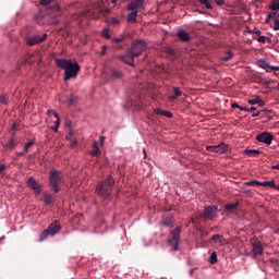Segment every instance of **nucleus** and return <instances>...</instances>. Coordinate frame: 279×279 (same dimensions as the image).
<instances>
[{"mask_svg": "<svg viewBox=\"0 0 279 279\" xmlns=\"http://www.w3.org/2000/svg\"><path fill=\"white\" fill-rule=\"evenodd\" d=\"M56 65L64 71V82L76 80L78 76L81 66L78 62H73L66 59H56Z\"/></svg>", "mask_w": 279, "mask_h": 279, "instance_id": "1", "label": "nucleus"}, {"mask_svg": "<svg viewBox=\"0 0 279 279\" xmlns=\"http://www.w3.org/2000/svg\"><path fill=\"white\" fill-rule=\"evenodd\" d=\"M114 184V178H112L111 175H107L105 181L99 182L96 186V192L98 193V196L102 197L104 199H108L111 196Z\"/></svg>", "mask_w": 279, "mask_h": 279, "instance_id": "2", "label": "nucleus"}, {"mask_svg": "<svg viewBox=\"0 0 279 279\" xmlns=\"http://www.w3.org/2000/svg\"><path fill=\"white\" fill-rule=\"evenodd\" d=\"M64 179V174L61 172V170L52 169L49 172V186L52 187V191L54 193L60 192V184L62 180Z\"/></svg>", "mask_w": 279, "mask_h": 279, "instance_id": "3", "label": "nucleus"}, {"mask_svg": "<svg viewBox=\"0 0 279 279\" xmlns=\"http://www.w3.org/2000/svg\"><path fill=\"white\" fill-rule=\"evenodd\" d=\"M117 59L129 66H135V57L131 48H129L125 53L117 54Z\"/></svg>", "mask_w": 279, "mask_h": 279, "instance_id": "4", "label": "nucleus"}, {"mask_svg": "<svg viewBox=\"0 0 279 279\" xmlns=\"http://www.w3.org/2000/svg\"><path fill=\"white\" fill-rule=\"evenodd\" d=\"M218 213L219 209L218 207H216V205H209L201 214V218L205 219L206 221H213V219L216 218Z\"/></svg>", "mask_w": 279, "mask_h": 279, "instance_id": "5", "label": "nucleus"}, {"mask_svg": "<svg viewBox=\"0 0 279 279\" xmlns=\"http://www.w3.org/2000/svg\"><path fill=\"white\" fill-rule=\"evenodd\" d=\"M135 58L143 56V51L146 49V43L144 40H135L130 48Z\"/></svg>", "mask_w": 279, "mask_h": 279, "instance_id": "6", "label": "nucleus"}, {"mask_svg": "<svg viewBox=\"0 0 279 279\" xmlns=\"http://www.w3.org/2000/svg\"><path fill=\"white\" fill-rule=\"evenodd\" d=\"M39 3L47 8V14L60 11V7L56 0H40Z\"/></svg>", "mask_w": 279, "mask_h": 279, "instance_id": "7", "label": "nucleus"}, {"mask_svg": "<svg viewBox=\"0 0 279 279\" xmlns=\"http://www.w3.org/2000/svg\"><path fill=\"white\" fill-rule=\"evenodd\" d=\"M207 151L208 153H215V154H219V155H222V154H226L229 149V146L227 143H220L218 144L217 146H207Z\"/></svg>", "mask_w": 279, "mask_h": 279, "instance_id": "8", "label": "nucleus"}, {"mask_svg": "<svg viewBox=\"0 0 279 279\" xmlns=\"http://www.w3.org/2000/svg\"><path fill=\"white\" fill-rule=\"evenodd\" d=\"M256 140L258 143L271 145L274 141V134L270 132H262L256 135Z\"/></svg>", "mask_w": 279, "mask_h": 279, "instance_id": "9", "label": "nucleus"}, {"mask_svg": "<svg viewBox=\"0 0 279 279\" xmlns=\"http://www.w3.org/2000/svg\"><path fill=\"white\" fill-rule=\"evenodd\" d=\"M251 244L253 247V256L254 257L263 256V254H264L263 244L257 239H252Z\"/></svg>", "mask_w": 279, "mask_h": 279, "instance_id": "10", "label": "nucleus"}, {"mask_svg": "<svg viewBox=\"0 0 279 279\" xmlns=\"http://www.w3.org/2000/svg\"><path fill=\"white\" fill-rule=\"evenodd\" d=\"M47 38H48V34L46 33H44L43 35L31 36V37H27V45L33 47L45 41Z\"/></svg>", "mask_w": 279, "mask_h": 279, "instance_id": "11", "label": "nucleus"}, {"mask_svg": "<svg viewBox=\"0 0 279 279\" xmlns=\"http://www.w3.org/2000/svg\"><path fill=\"white\" fill-rule=\"evenodd\" d=\"M126 35H119L118 37H112L111 43L113 45V48L117 50H123L125 47L123 41L126 40Z\"/></svg>", "mask_w": 279, "mask_h": 279, "instance_id": "12", "label": "nucleus"}, {"mask_svg": "<svg viewBox=\"0 0 279 279\" xmlns=\"http://www.w3.org/2000/svg\"><path fill=\"white\" fill-rule=\"evenodd\" d=\"M180 232L181 228L178 227L174 230H172V239L169 240V243L173 245L174 251H179V243H180Z\"/></svg>", "mask_w": 279, "mask_h": 279, "instance_id": "13", "label": "nucleus"}, {"mask_svg": "<svg viewBox=\"0 0 279 279\" xmlns=\"http://www.w3.org/2000/svg\"><path fill=\"white\" fill-rule=\"evenodd\" d=\"M145 1L144 0H132L129 2L128 10L133 12H138V10H144Z\"/></svg>", "mask_w": 279, "mask_h": 279, "instance_id": "14", "label": "nucleus"}, {"mask_svg": "<svg viewBox=\"0 0 279 279\" xmlns=\"http://www.w3.org/2000/svg\"><path fill=\"white\" fill-rule=\"evenodd\" d=\"M47 229L50 235H56L61 231L62 227L60 225V221L56 220Z\"/></svg>", "mask_w": 279, "mask_h": 279, "instance_id": "15", "label": "nucleus"}, {"mask_svg": "<svg viewBox=\"0 0 279 279\" xmlns=\"http://www.w3.org/2000/svg\"><path fill=\"white\" fill-rule=\"evenodd\" d=\"M28 187L37 192V194L41 193L40 185L35 181L34 177H29L27 181Z\"/></svg>", "mask_w": 279, "mask_h": 279, "instance_id": "16", "label": "nucleus"}, {"mask_svg": "<svg viewBox=\"0 0 279 279\" xmlns=\"http://www.w3.org/2000/svg\"><path fill=\"white\" fill-rule=\"evenodd\" d=\"M123 77V72L117 69L111 70L110 80L111 81H120Z\"/></svg>", "mask_w": 279, "mask_h": 279, "instance_id": "17", "label": "nucleus"}, {"mask_svg": "<svg viewBox=\"0 0 279 279\" xmlns=\"http://www.w3.org/2000/svg\"><path fill=\"white\" fill-rule=\"evenodd\" d=\"M66 138L70 141L72 147L77 145V138L75 137L72 129L68 130Z\"/></svg>", "mask_w": 279, "mask_h": 279, "instance_id": "18", "label": "nucleus"}, {"mask_svg": "<svg viewBox=\"0 0 279 279\" xmlns=\"http://www.w3.org/2000/svg\"><path fill=\"white\" fill-rule=\"evenodd\" d=\"M177 36L179 37L180 40H182L184 43H189L191 40V36L185 31H179L177 33Z\"/></svg>", "mask_w": 279, "mask_h": 279, "instance_id": "19", "label": "nucleus"}, {"mask_svg": "<svg viewBox=\"0 0 279 279\" xmlns=\"http://www.w3.org/2000/svg\"><path fill=\"white\" fill-rule=\"evenodd\" d=\"M154 111L157 116L166 117L168 119L173 118V113L170 111L161 110L160 108H156Z\"/></svg>", "mask_w": 279, "mask_h": 279, "instance_id": "20", "label": "nucleus"}, {"mask_svg": "<svg viewBox=\"0 0 279 279\" xmlns=\"http://www.w3.org/2000/svg\"><path fill=\"white\" fill-rule=\"evenodd\" d=\"M219 243V244H223L225 243V238L222 234H214L211 236V239L209 240V243Z\"/></svg>", "mask_w": 279, "mask_h": 279, "instance_id": "21", "label": "nucleus"}, {"mask_svg": "<svg viewBox=\"0 0 279 279\" xmlns=\"http://www.w3.org/2000/svg\"><path fill=\"white\" fill-rule=\"evenodd\" d=\"M15 146H17V142L13 134L12 137L7 142V144H4V147L7 149H13L15 148Z\"/></svg>", "mask_w": 279, "mask_h": 279, "instance_id": "22", "label": "nucleus"}, {"mask_svg": "<svg viewBox=\"0 0 279 279\" xmlns=\"http://www.w3.org/2000/svg\"><path fill=\"white\" fill-rule=\"evenodd\" d=\"M101 154V150L99 148V144L97 141H94L92 144V156H98Z\"/></svg>", "mask_w": 279, "mask_h": 279, "instance_id": "23", "label": "nucleus"}, {"mask_svg": "<svg viewBox=\"0 0 279 279\" xmlns=\"http://www.w3.org/2000/svg\"><path fill=\"white\" fill-rule=\"evenodd\" d=\"M240 203L236 202V203H231V204H226L225 205V210L227 213H233L234 209H236L239 207Z\"/></svg>", "mask_w": 279, "mask_h": 279, "instance_id": "24", "label": "nucleus"}, {"mask_svg": "<svg viewBox=\"0 0 279 279\" xmlns=\"http://www.w3.org/2000/svg\"><path fill=\"white\" fill-rule=\"evenodd\" d=\"M262 151L259 149H245L244 150V155L248 156V157H255L260 155Z\"/></svg>", "mask_w": 279, "mask_h": 279, "instance_id": "25", "label": "nucleus"}, {"mask_svg": "<svg viewBox=\"0 0 279 279\" xmlns=\"http://www.w3.org/2000/svg\"><path fill=\"white\" fill-rule=\"evenodd\" d=\"M138 11H131L128 15L129 23H136Z\"/></svg>", "mask_w": 279, "mask_h": 279, "instance_id": "26", "label": "nucleus"}, {"mask_svg": "<svg viewBox=\"0 0 279 279\" xmlns=\"http://www.w3.org/2000/svg\"><path fill=\"white\" fill-rule=\"evenodd\" d=\"M250 105H259V107H265V101H263V99H260L259 97L253 98L248 100Z\"/></svg>", "mask_w": 279, "mask_h": 279, "instance_id": "27", "label": "nucleus"}, {"mask_svg": "<svg viewBox=\"0 0 279 279\" xmlns=\"http://www.w3.org/2000/svg\"><path fill=\"white\" fill-rule=\"evenodd\" d=\"M44 204L45 205H53L54 204V199L52 198V196L50 194L44 195Z\"/></svg>", "mask_w": 279, "mask_h": 279, "instance_id": "28", "label": "nucleus"}, {"mask_svg": "<svg viewBox=\"0 0 279 279\" xmlns=\"http://www.w3.org/2000/svg\"><path fill=\"white\" fill-rule=\"evenodd\" d=\"M260 186L277 189V185H276L275 181H264V182L260 183Z\"/></svg>", "mask_w": 279, "mask_h": 279, "instance_id": "29", "label": "nucleus"}, {"mask_svg": "<svg viewBox=\"0 0 279 279\" xmlns=\"http://www.w3.org/2000/svg\"><path fill=\"white\" fill-rule=\"evenodd\" d=\"M258 65L264 69L265 71L269 72L270 64L266 62L264 59L258 61Z\"/></svg>", "mask_w": 279, "mask_h": 279, "instance_id": "30", "label": "nucleus"}, {"mask_svg": "<svg viewBox=\"0 0 279 279\" xmlns=\"http://www.w3.org/2000/svg\"><path fill=\"white\" fill-rule=\"evenodd\" d=\"M234 58V53L232 51H228L222 58V62H229V60Z\"/></svg>", "mask_w": 279, "mask_h": 279, "instance_id": "31", "label": "nucleus"}, {"mask_svg": "<svg viewBox=\"0 0 279 279\" xmlns=\"http://www.w3.org/2000/svg\"><path fill=\"white\" fill-rule=\"evenodd\" d=\"M49 235H50L49 229H45L39 236V242H44L45 240L48 239Z\"/></svg>", "mask_w": 279, "mask_h": 279, "instance_id": "32", "label": "nucleus"}, {"mask_svg": "<svg viewBox=\"0 0 279 279\" xmlns=\"http://www.w3.org/2000/svg\"><path fill=\"white\" fill-rule=\"evenodd\" d=\"M210 265H216L218 263V255L216 252L211 253L209 257Z\"/></svg>", "mask_w": 279, "mask_h": 279, "instance_id": "33", "label": "nucleus"}, {"mask_svg": "<svg viewBox=\"0 0 279 279\" xmlns=\"http://www.w3.org/2000/svg\"><path fill=\"white\" fill-rule=\"evenodd\" d=\"M268 8L271 11H279V0L272 1L271 4Z\"/></svg>", "mask_w": 279, "mask_h": 279, "instance_id": "34", "label": "nucleus"}, {"mask_svg": "<svg viewBox=\"0 0 279 279\" xmlns=\"http://www.w3.org/2000/svg\"><path fill=\"white\" fill-rule=\"evenodd\" d=\"M198 3L205 5L207 10H213L211 2L209 0H198Z\"/></svg>", "mask_w": 279, "mask_h": 279, "instance_id": "35", "label": "nucleus"}, {"mask_svg": "<svg viewBox=\"0 0 279 279\" xmlns=\"http://www.w3.org/2000/svg\"><path fill=\"white\" fill-rule=\"evenodd\" d=\"M35 141L34 140H31L28 141L27 143H25L23 149H24V153H28V149L29 147H32L34 145Z\"/></svg>", "mask_w": 279, "mask_h": 279, "instance_id": "36", "label": "nucleus"}, {"mask_svg": "<svg viewBox=\"0 0 279 279\" xmlns=\"http://www.w3.org/2000/svg\"><path fill=\"white\" fill-rule=\"evenodd\" d=\"M268 19H279V10L271 11V13L268 14Z\"/></svg>", "mask_w": 279, "mask_h": 279, "instance_id": "37", "label": "nucleus"}, {"mask_svg": "<svg viewBox=\"0 0 279 279\" xmlns=\"http://www.w3.org/2000/svg\"><path fill=\"white\" fill-rule=\"evenodd\" d=\"M247 186H262V182L253 180L246 183Z\"/></svg>", "mask_w": 279, "mask_h": 279, "instance_id": "38", "label": "nucleus"}, {"mask_svg": "<svg viewBox=\"0 0 279 279\" xmlns=\"http://www.w3.org/2000/svg\"><path fill=\"white\" fill-rule=\"evenodd\" d=\"M59 126H60V118L58 116L57 121H54V125H51V130H53L54 132H58Z\"/></svg>", "mask_w": 279, "mask_h": 279, "instance_id": "39", "label": "nucleus"}, {"mask_svg": "<svg viewBox=\"0 0 279 279\" xmlns=\"http://www.w3.org/2000/svg\"><path fill=\"white\" fill-rule=\"evenodd\" d=\"M0 104L8 105L9 104V96L8 95L0 96Z\"/></svg>", "mask_w": 279, "mask_h": 279, "instance_id": "40", "label": "nucleus"}, {"mask_svg": "<svg viewBox=\"0 0 279 279\" xmlns=\"http://www.w3.org/2000/svg\"><path fill=\"white\" fill-rule=\"evenodd\" d=\"M172 90L174 92V95L177 96V98H180V96L182 95V90H180V88L177 86H173Z\"/></svg>", "mask_w": 279, "mask_h": 279, "instance_id": "41", "label": "nucleus"}, {"mask_svg": "<svg viewBox=\"0 0 279 279\" xmlns=\"http://www.w3.org/2000/svg\"><path fill=\"white\" fill-rule=\"evenodd\" d=\"M266 40L270 41V38L267 36H258L257 41L262 43L265 45Z\"/></svg>", "mask_w": 279, "mask_h": 279, "instance_id": "42", "label": "nucleus"}, {"mask_svg": "<svg viewBox=\"0 0 279 279\" xmlns=\"http://www.w3.org/2000/svg\"><path fill=\"white\" fill-rule=\"evenodd\" d=\"M239 109H240L241 111H246V112H252V111H254V110H257L256 107H251V108H247V107H239Z\"/></svg>", "mask_w": 279, "mask_h": 279, "instance_id": "43", "label": "nucleus"}, {"mask_svg": "<svg viewBox=\"0 0 279 279\" xmlns=\"http://www.w3.org/2000/svg\"><path fill=\"white\" fill-rule=\"evenodd\" d=\"M274 31H279V19L274 20V25L271 26Z\"/></svg>", "mask_w": 279, "mask_h": 279, "instance_id": "44", "label": "nucleus"}, {"mask_svg": "<svg viewBox=\"0 0 279 279\" xmlns=\"http://www.w3.org/2000/svg\"><path fill=\"white\" fill-rule=\"evenodd\" d=\"M47 116H53L54 118H58L59 116H58V113L56 112V111H53V110H48L47 111Z\"/></svg>", "mask_w": 279, "mask_h": 279, "instance_id": "45", "label": "nucleus"}, {"mask_svg": "<svg viewBox=\"0 0 279 279\" xmlns=\"http://www.w3.org/2000/svg\"><path fill=\"white\" fill-rule=\"evenodd\" d=\"M279 72V66H271V65H269V68H268V72Z\"/></svg>", "mask_w": 279, "mask_h": 279, "instance_id": "46", "label": "nucleus"}, {"mask_svg": "<svg viewBox=\"0 0 279 279\" xmlns=\"http://www.w3.org/2000/svg\"><path fill=\"white\" fill-rule=\"evenodd\" d=\"M102 36H104L105 38H107V39H110V38H111V36L109 35V29H108V28H106V29L104 31Z\"/></svg>", "mask_w": 279, "mask_h": 279, "instance_id": "47", "label": "nucleus"}, {"mask_svg": "<svg viewBox=\"0 0 279 279\" xmlns=\"http://www.w3.org/2000/svg\"><path fill=\"white\" fill-rule=\"evenodd\" d=\"M110 23H111V24H114V25H118L120 22H119V19H117V17H111V19H110Z\"/></svg>", "mask_w": 279, "mask_h": 279, "instance_id": "48", "label": "nucleus"}, {"mask_svg": "<svg viewBox=\"0 0 279 279\" xmlns=\"http://www.w3.org/2000/svg\"><path fill=\"white\" fill-rule=\"evenodd\" d=\"M162 225L166 226V227H172V221L171 220H163Z\"/></svg>", "mask_w": 279, "mask_h": 279, "instance_id": "49", "label": "nucleus"}, {"mask_svg": "<svg viewBox=\"0 0 279 279\" xmlns=\"http://www.w3.org/2000/svg\"><path fill=\"white\" fill-rule=\"evenodd\" d=\"M214 2L217 4V5H223L226 3L225 0H214Z\"/></svg>", "mask_w": 279, "mask_h": 279, "instance_id": "50", "label": "nucleus"}, {"mask_svg": "<svg viewBox=\"0 0 279 279\" xmlns=\"http://www.w3.org/2000/svg\"><path fill=\"white\" fill-rule=\"evenodd\" d=\"M33 58V54H27L25 58V63H32L31 59Z\"/></svg>", "mask_w": 279, "mask_h": 279, "instance_id": "51", "label": "nucleus"}, {"mask_svg": "<svg viewBox=\"0 0 279 279\" xmlns=\"http://www.w3.org/2000/svg\"><path fill=\"white\" fill-rule=\"evenodd\" d=\"M231 108L232 109H240L241 106L239 104L234 102V104H231Z\"/></svg>", "mask_w": 279, "mask_h": 279, "instance_id": "52", "label": "nucleus"}, {"mask_svg": "<svg viewBox=\"0 0 279 279\" xmlns=\"http://www.w3.org/2000/svg\"><path fill=\"white\" fill-rule=\"evenodd\" d=\"M7 169V166L3 163H0V173H2Z\"/></svg>", "mask_w": 279, "mask_h": 279, "instance_id": "53", "label": "nucleus"}, {"mask_svg": "<svg viewBox=\"0 0 279 279\" xmlns=\"http://www.w3.org/2000/svg\"><path fill=\"white\" fill-rule=\"evenodd\" d=\"M106 50H107V46H106V45H104V46H102V51L100 52V56H105Z\"/></svg>", "mask_w": 279, "mask_h": 279, "instance_id": "54", "label": "nucleus"}, {"mask_svg": "<svg viewBox=\"0 0 279 279\" xmlns=\"http://www.w3.org/2000/svg\"><path fill=\"white\" fill-rule=\"evenodd\" d=\"M175 99H178V97L175 96V94H173L172 96H169V100H170V101H173V100H175Z\"/></svg>", "mask_w": 279, "mask_h": 279, "instance_id": "55", "label": "nucleus"}, {"mask_svg": "<svg viewBox=\"0 0 279 279\" xmlns=\"http://www.w3.org/2000/svg\"><path fill=\"white\" fill-rule=\"evenodd\" d=\"M272 170H278L279 171V163L278 165H275L271 167Z\"/></svg>", "mask_w": 279, "mask_h": 279, "instance_id": "56", "label": "nucleus"}, {"mask_svg": "<svg viewBox=\"0 0 279 279\" xmlns=\"http://www.w3.org/2000/svg\"><path fill=\"white\" fill-rule=\"evenodd\" d=\"M259 114H260V111L254 112L253 118H257V117H259Z\"/></svg>", "mask_w": 279, "mask_h": 279, "instance_id": "57", "label": "nucleus"}, {"mask_svg": "<svg viewBox=\"0 0 279 279\" xmlns=\"http://www.w3.org/2000/svg\"><path fill=\"white\" fill-rule=\"evenodd\" d=\"M253 33L257 34V36H259V34H262V32L258 31V28H255Z\"/></svg>", "mask_w": 279, "mask_h": 279, "instance_id": "58", "label": "nucleus"}, {"mask_svg": "<svg viewBox=\"0 0 279 279\" xmlns=\"http://www.w3.org/2000/svg\"><path fill=\"white\" fill-rule=\"evenodd\" d=\"M73 104H74V99H73V98H70V99H69V105H70V106H73Z\"/></svg>", "mask_w": 279, "mask_h": 279, "instance_id": "59", "label": "nucleus"}, {"mask_svg": "<svg viewBox=\"0 0 279 279\" xmlns=\"http://www.w3.org/2000/svg\"><path fill=\"white\" fill-rule=\"evenodd\" d=\"M206 244H207L206 242H202L201 247H206Z\"/></svg>", "mask_w": 279, "mask_h": 279, "instance_id": "60", "label": "nucleus"}, {"mask_svg": "<svg viewBox=\"0 0 279 279\" xmlns=\"http://www.w3.org/2000/svg\"><path fill=\"white\" fill-rule=\"evenodd\" d=\"M272 20V17H269V15L266 19V23H269V21Z\"/></svg>", "mask_w": 279, "mask_h": 279, "instance_id": "61", "label": "nucleus"}, {"mask_svg": "<svg viewBox=\"0 0 279 279\" xmlns=\"http://www.w3.org/2000/svg\"><path fill=\"white\" fill-rule=\"evenodd\" d=\"M12 129H13V130H17V124H13V125H12Z\"/></svg>", "mask_w": 279, "mask_h": 279, "instance_id": "62", "label": "nucleus"}, {"mask_svg": "<svg viewBox=\"0 0 279 279\" xmlns=\"http://www.w3.org/2000/svg\"><path fill=\"white\" fill-rule=\"evenodd\" d=\"M4 239H5V236H4V235H3V236H1V238H0V243H2Z\"/></svg>", "mask_w": 279, "mask_h": 279, "instance_id": "63", "label": "nucleus"}, {"mask_svg": "<svg viewBox=\"0 0 279 279\" xmlns=\"http://www.w3.org/2000/svg\"><path fill=\"white\" fill-rule=\"evenodd\" d=\"M194 271H195V269H192V270L190 271V275L193 276V275H194Z\"/></svg>", "mask_w": 279, "mask_h": 279, "instance_id": "64", "label": "nucleus"}]
</instances>
